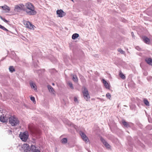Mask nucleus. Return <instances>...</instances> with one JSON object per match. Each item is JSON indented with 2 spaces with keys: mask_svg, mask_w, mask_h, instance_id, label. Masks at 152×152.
<instances>
[{
  "mask_svg": "<svg viewBox=\"0 0 152 152\" xmlns=\"http://www.w3.org/2000/svg\"><path fill=\"white\" fill-rule=\"evenodd\" d=\"M0 28L3 29L4 30L6 31H8V30L7 29L1 25H0Z\"/></svg>",
  "mask_w": 152,
  "mask_h": 152,
  "instance_id": "29",
  "label": "nucleus"
},
{
  "mask_svg": "<svg viewBox=\"0 0 152 152\" xmlns=\"http://www.w3.org/2000/svg\"><path fill=\"white\" fill-rule=\"evenodd\" d=\"M83 93L84 99L86 101H88V99H90V97L88 92V91L86 88H84V90L83 91Z\"/></svg>",
  "mask_w": 152,
  "mask_h": 152,
  "instance_id": "5",
  "label": "nucleus"
},
{
  "mask_svg": "<svg viewBox=\"0 0 152 152\" xmlns=\"http://www.w3.org/2000/svg\"><path fill=\"white\" fill-rule=\"evenodd\" d=\"M30 99L35 104L36 103V101L35 100V98L34 97L32 96L31 97Z\"/></svg>",
  "mask_w": 152,
  "mask_h": 152,
  "instance_id": "30",
  "label": "nucleus"
},
{
  "mask_svg": "<svg viewBox=\"0 0 152 152\" xmlns=\"http://www.w3.org/2000/svg\"><path fill=\"white\" fill-rule=\"evenodd\" d=\"M80 134L83 140L86 143L88 142H89V140L88 138L87 137L86 134L83 133V132H80Z\"/></svg>",
  "mask_w": 152,
  "mask_h": 152,
  "instance_id": "9",
  "label": "nucleus"
},
{
  "mask_svg": "<svg viewBox=\"0 0 152 152\" xmlns=\"http://www.w3.org/2000/svg\"><path fill=\"white\" fill-rule=\"evenodd\" d=\"M9 131H10V133H12V132L11 130H9Z\"/></svg>",
  "mask_w": 152,
  "mask_h": 152,
  "instance_id": "39",
  "label": "nucleus"
},
{
  "mask_svg": "<svg viewBox=\"0 0 152 152\" xmlns=\"http://www.w3.org/2000/svg\"><path fill=\"white\" fill-rule=\"evenodd\" d=\"M56 12L58 16L60 17H63L66 15V13L64 12L62 10H58Z\"/></svg>",
  "mask_w": 152,
  "mask_h": 152,
  "instance_id": "11",
  "label": "nucleus"
},
{
  "mask_svg": "<svg viewBox=\"0 0 152 152\" xmlns=\"http://www.w3.org/2000/svg\"><path fill=\"white\" fill-rule=\"evenodd\" d=\"M23 6L22 4L16 5L15 6L14 10L16 12H20L23 9Z\"/></svg>",
  "mask_w": 152,
  "mask_h": 152,
  "instance_id": "10",
  "label": "nucleus"
},
{
  "mask_svg": "<svg viewBox=\"0 0 152 152\" xmlns=\"http://www.w3.org/2000/svg\"><path fill=\"white\" fill-rule=\"evenodd\" d=\"M145 61L149 65L152 66V59L151 58H147L145 59Z\"/></svg>",
  "mask_w": 152,
  "mask_h": 152,
  "instance_id": "14",
  "label": "nucleus"
},
{
  "mask_svg": "<svg viewBox=\"0 0 152 152\" xmlns=\"http://www.w3.org/2000/svg\"><path fill=\"white\" fill-rule=\"evenodd\" d=\"M102 81L105 87L107 89H109L110 86L108 83L104 79L102 80Z\"/></svg>",
  "mask_w": 152,
  "mask_h": 152,
  "instance_id": "16",
  "label": "nucleus"
},
{
  "mask_svg": "<svg viewBox=\"0 0 152 152\" xmlns=\"http://www.w3.org/2000/svg\"><path fill=\"white\" fill-rule=\"evenodd\" d=\"M0 18H1V19L2 20H3V19L4 18H3L2 17H1V16H0Z\"/></svg>",
  "mask_w": 152,
  "mask_h": 152,
  "instance_id": "36",
  "label": "nucleus"
},
{
  "mask_svg": "<svg viewBox=\"0 0 152 152\" xmlns=\"http://www.w3.org/2000/svg\"><path fill=\"white\" fill-rule=\"evenodd\" d=\"M2 20L6 23L7 22V20H6L5 18H4Z\"/></svg>",
  "mask_w": 152,
  "mask_h": 152,
  "instance_id": "33",
  "label": "nucleus"
},
{
  "mask_svg": "<svg viewBox=\"0 0 152 152\" xmlns=\"http://www.w3.org/2000/svg\"><path fill=\"white\" fill-rule=\"evenodd\" d=\"M136 49L138 50H141V49L138 46L136 47Z\"/></svg>",
  "mask_w": 152,
  "mask_h": 152,
  "instance_id": "32",
  "label": "nucleus"
},
{
  "mask_svg": "<svg viewBox=\"0 0 152 152\" xmlns=\"http://www.w3.org/2000/svg\"><path fill=\"white\" fill-rule=\"evenodd\" d=\"M79 37V35L77 33H75L73 34L72 36V38L73 39H75Z\"/></svg>",
  "mask_w": 152,
  "mask_h": 152,
  "instance_id": "19",
  "label": "nucleus"
},
{
  "mask_svg": "<svg viewBox=\"0 0 152 152\" xmlns=\"http://www.w3.org/2000/svg\"><path fill=\"white\" fill-rule=\"evenodd\" d=\"M144 75H147V73H144Z\"/></svg>",
  "mask_w": 152,
  "mask_h": 152,
  "instance_id": "38",
  "label": "nucleus"
},
{
  "mask_svg": "<svg viewBox=\"0 0 152 152\" xmlns=\"http://www.w3.org/2000/svg\"><path fill=\"white\" fill-rule=\"evenodd\" d=\"M101 140L103 144L104 145L106 148L107 149H111V147L107 142L102 137L101 138Z\"/></svg>",
  "mask_w": 152,
  "mask_h": 152,
  "instance_id": "6",
  "label": "nucleus"
},
{
  "mask_svg": "<svg viewBox=\"0 0 152 152\" xmlns=\"http://www.w3.org/2000/svg\"><path fill=\"white\" fill-rule=\"evenodd\" d=\"M106 97L109 99H110L111 98V95L109 93H107L106 95Z\"/></svg>",
  "mask_w": 152,
  "mask_h": 152,
  "instance_id": "28",
  "label": "nucleus"
},
{
  "mask_svg": "<svg viewBox=\"0 0 152 152\" xmlns=\"http://www.w3.org/2000/svg\"><path fill=\"white\" fill-rule=\"evenodd\" d=\"M19 136L22 141L25 142L27 140L28 135V132H25L23 133H20Z\"/></svg>",
  "mask_w": 152,
  "mask_h": 152,
  "instance_id": "3",
  "label": "nucleus"
},
{
  "mask_svg": "<svg viewBox=\"0 0 152 152\" xmlns=\"http://www.w3.org/2000/svg\"><path fill=\"white\" fill-rule=\"evenodd\" d=\"M119 75L122 79H125V76L121 71L119 72Z\"/></svg>",
  "mask_w": 152,
  "mask_h": 152,
  "instance_id": "22",
  "label": "nucleus"
},
{
  "mask_svg": "<svg viewBox=\"0 0 152 152\" xmlns=\"http://www.w3.org/2000/svg\"><path fill=\"white\" fill-rule=\"evenodd\" d=\"M9 118L6 115H2L0 116V121L3 123H6L7 122Z\"/></svg>",
  "mask_w": 152,
  "mask_h": 152,
  "instance_id": "8",
  "label": "nucleus"
},
{
  "mask_svg": "<svg viewBox=\"0 0 152 152\" xmlns=\"http://www.w3.org/2000/svg\"><path fill=\"white\" fill-rule=\"evenodd\" d=\"M143 41L144 42L147 44H148L150 43V40L146 37L145 36L142 37Z\"/></svg>",
  "mask_w": 152,
  "mask_h": 152,
  "instance_id": "17",
  "label": "nucleus"
},
{
  "mask_svg": "<svg viewBox=\"0 0 152 152\" xmlns=\"http://www.w3.org/2000/svg\"><path fill=\"white\" fill-rule=\"evenodd\" d=\"M71 76L72 77V79L75 82L77 83L78 82V79L76 75H72Z\"/></svg>",
  "mask_w": 152,
  "mask_h": 152,
  "instance_id": "18",
  "label": "nucleus"
},
{
  "mask_svg": "<svg viewBox=\"0 0 152 152\" xmlns=\"http://www.w3.org/2000/svg\"><path fill=\"white\" fill-rule=\"evenodd\" d=\"M30 84L32 88L34 89L35 91L37 90V87L34 83L32 81L30 82Z\"/></svg>",
  "mask_w": 152,
  "mask_h": 152,
  "instance_id": "15",
  "label": "nucleus"
},
{
  "mask_svg": "<svg viewBox=\"0 0 152 152\" xmlns=\"http://www.w3.org/2000/svg\"><path fill=\"white\" fill-rule=\"evenodd\" d=\"M39 150L37 149V148H36L35 149V150L34 151H33V152H35V151H37V150Z\"/></svg>",
  "mask_w": 152,
  "mask_h": 152,
  "instance_id": "34",
  "label": "nucleus"
},
{
  "mask_svg": "<svg viewBox=\"0 0 152 152\" xmlns=\"http://www.w3.org/2000/svg\"><path fill=\"white\" fill-rule=\"evenodd\" d=\"M52 85H54V83H52Z\"/></svg>",
  "mask_w": 152,
  "mask_h": 152,
  "instance_id": "41",
  "label": "nucleus"
},
{
  "mask_svg": "<svg viewBox=\"0 0 152 152\" xmlns=\"http://www.w3.org/2000/svg\"><path fill=\"white\" fill-rule=\"evenodd\" d=\"M1 7L6 12H8L10 10V8L6 5H4Z\"/></svg>",
  "mask_w": 152,
  "mask_h": 152,
  "instance_id": "13",
  "label": "nucleus"
},
{
  "mask_svg": "<svg viewBox=\"0 0 152 152\" xmlns=\"http://www.w3.org/2000/svg\"><path fill=\"white\" fill-rule=\"evenodd\" d=\"M72 0V1H73V2L74 1L73 0Z\"/></svg>",
  "mask_w": 152,
  "mask_h": 152,
  "instance_id": "42",
  "label": "nucleus"
},
{
  "mask_svg": "<svg viewBox=\"0 0 152 152\" xmlns=\"http://www.w3.org/2000/svg\"><path fill=\"white\" fill-rule=\"evenodd\" d=\"M37 148L35 145H32L30 147V151L32 152L33 151H34Z\"/></svg>",
  "mask_w": 152,
  "mask_h": 152,
  "instance_id": "20",
  "label": "nucleus"
},
{
  "mask_svg": "<svg viewBox=\"0 0 152 152\" xmlns=\"http://www.w3.org/2000/svg\"><path fill=\"white\" fill-rule=\"evenodd\" d=\"M132 37H134V35L133 32H132Z\"/></svg>",
  "mask_w": 152,
  "mask_h": 152,
  "instance_id": "35",
  "label": "nucleus"
},
{
  "mask_svg": "<svg viewBox=\"0 0 152 152\" xmlns=\"http://www.w3.org/2000/svg\"><path fill=\"white\" fill-rule=\"evenodd\" d=\"M23 24L25 26L31 30H34V26L28 21H24Z\"/></svg>",
  "mask_w": 152,
  "mask_h": 152,
  "instance_id": "4",
  "label": "nucleus"
},
{
  "mask_svg": "<svg viewBox=\"0 0 152 152\" xmlns=\"http://www.w3.org/2000/svg\"><path fill=\"white\" fill-rule=\"evenodd\" d=\"M74 102L77 103H78L79 102L78 101L77 98L76 97H75L74 98Z\"/></svg>",
  "mask_w": 152,
  "mask_h": 152,
  "instance_id": "31",
  "label": "nucleus"
},
{
  "mask_svg": "<svg viewBox=\"0 0 152 152\" xmlns=\"http://www.w3.org/2000/svg\"><path fill=\"white\" fill-rule=\"evenodd\" d=\"M100 0H97L98 1V2H100Z\"/></svg>",
  "mask_w": 152,
  "mask_h": 152,
  "instance_id": "40",
  "label": "nucleus"
},
{
  "mask_svg": "<svg viewBox=\"0 0 152 152\" xmlns=\"http://www.w3.org/2000/svg\"><path fill=\"white\" fill-rule=\"evenodd\" d=\"M118 51L121 54H125V52L121 48H119L118 50Z\"/></svg>",
  "mask_w": 152,
  "mask_h": 152,
  "instance_id": "25",
  "label": "nucleus"
},
{
  "mask_svg": "<svg viewBox=\"0 0 152 152\" xmlns=\"http://www.w3.org/2000/svg\"><path fill=\"white\" fill-rule=\"evenodd\" d=\"M144 102L145 104L147 106L149 105V102L147 99H144Z\"/></svg>",
  "mask_w": 152,
  "mask_h": 152,
  "instance_id": "27",
  "label": "nucleus"
},
{
  "mask_svg": "<svg viewBox=\"0 0 152 152\" xmlns=\"http://www.w3.org/2000/svg\"><path fill=\"white\" fill-rule=\"evenodd\" d=\"M67 142V140L66 138H64L61 140V142L63 144H66Z\"/></svg>",
  "mask_w": 152,
  "mask_h": 152,
  "instance_id": "23",
  "label": "nucleus"
},
{
  "mask_svg": "<svg viewBox=\"0 0 152 152\" xmlns=\"http://www.w3.org/2000/svg\"><path fill=\"white\" fill-rule=\"evenodd\" d=\"M68 85L72 89H73L74 88V87L72 85V84L71 82H69L67 83Z\"/></svg>",
  "mask_w": 152,
  "mask_h": 152,
  "instance_id": "26",
  "label": "nucleus"
},
{
  "mask_svg": "<svg viewBox=\"0 0 152 152\" xmlns=\"http://www.w3.org/2000/svg\"><path fill=\"white\" fill-rule=\"evenodd\" d=\"M9 70L10 72H13L15 71V69L14 67L12 66H10L9 68Z\"/></svg>",
  "mask_w": 152,
  "mask_h": 152,
  "instance_id": "24",
  "label": "nucleus"
},
{
  "mask_svg": "<svg viewBox=\"0 0 152 152\" xmlns=\"http://www.w3.org/2000/svg\"><path fill=\"white\" fill-rule=\"evenodd\" d=\"M22 150L26 152H29L30 151V147L29 145L27 144H23L22 147Z\"/></svg>",
  "mask_w": 152,
  "mask_h": 152,
  "instance_id": "7",
  "label": "nucleus"
},
{
  "mask_svg": "<svg viewBox=\"0 0 152 152\" xmlns=\"http://www.w3.org/2000/svg\"><path fill=\"white\" fill-rule=\"evenodd\" d=\"M48 88L49 90V91L51 94L55 95V92L54 90L52 87L50 85H48Z\"/></svg>",
  "mask_w": 152,
  "mask_h": 152,
  "instance_id": "12",
  "label": "nucleus"
},
{
  "mask_svg": "<svg viewBox=\"0 0 152 152\" xmlns=\"http://www.w3.org/2000/svg\"><path fill=\"white\" fill-rule=\"evenodd\" d=\"M9 122L12 126H17L19 124V121L18 119L14 116L9 118Z\"/></svg>",
  "mask_w": 152,
  "mask_h": 152,
  "instance_id": "2",
  "label": "nucleus"
},
{
  "mask_svg": "<svg viewBox=\"0 0 152 152\" xmlns=\"http://www.w3.org/2000/svg\"><path fill=\"white\" fill-rule=\"evenodd\" d=\"M25 11L26 13L30 15L36 14V11L35 10V7L31 3L28 2L26 3L25 5Z\"/></svg>",
  "mask_w": 152,
  "mask_h": 152,
  "instance_id": "1",
  "label": "nucleus"
},
{
  "mask_svg": "<svg viewBox=\"0 0 152 152\" xmlns=\"http://www.w3.org/2000/svg\"><path fill=\"white\" fill-rule=\"evenodd\" d=\"M35 152H40L39 150H37V151Z\"/></svg>",
  "mask_w": 152,
  "mask_h": 152,
  "instance_id": "37",
  "label": "nucleus"
},
{
  "mask_svg": "<svg viewBox=\"0 0 152 152\" xmlns=\"http://www.w3.org/2000/svg\"><path fill=\"white\" fill-rule=\"evenodd\" d=\"M122 123L126 127H129L130 126V125L128 123L126 122L125 121H122Z\"/></svg>",
  "mask_w": 152,
  "mask_h": 152,
  "instance_id": "21",
  "label": "nucleus"
}]
</instances>
